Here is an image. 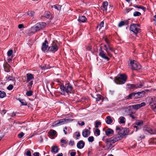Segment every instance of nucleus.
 Wrapping results in <instances>:
<instances>
[{
  "instance_id": "nucleus-1",
  "label": "nucleus",
  "mask_w": 156,
  "mask_h": 156,
  "mask_svg": "<svg viewBox=\"0 0 156 156\" xmlns=\"http://www.w3.org/2000/svg\"><path fill=\"white\" fill-rule=\"evenodd\" d=\"M123 131V133H119V132H118V133L115 135L110 138L105 140V143L108 148L112 149L114 147V146H112L113 144L120 140L122 138V136L126 135L127 133H125V129Z\"/></svg>"
},
{
  "instance_id": "nucleus-2",
  "label": "nucleus",
  "mask_w": 156,
  "mask_h": 156,
  "mask_svg": "<svg viewBox=\"0 0 156 156\" xmlns=\"http://www.w3.org/2000/svg\"><path fill=\"white\" fill-rule=\"evenodd\" d=\"M72 119H63L57 120L55 121L53 123L52 126L53 127L64 124L68 122L72 121Z\"/></svg>"
},
{
  "instance_id": "nucleus-3",
  "label": "nucleus",
  "mask_w": 156,
  "mask_h": 156,
  "mask_svg": "<svg viewBox=\"0 0 156 156\" xmlns=\"http://www.w3.org/2000/svg\"><path fill=\"white\" fill-rule=\"evenodd\" d=\"M145 94V92L144 91L140 92H138L136 93H134L129 94L127 97V99H135L139 98H140L142 97Z\"/></svg>"
},
{
  "instance_id": "nucleus-4",
  "label": "nucleus",
  "mask_w": 156,
  "mask_h": 156,
  "mask_svg": "<svg viewBox=\"0 0 156 156\" xmlns=\"http://www.w3.org/2000/svg\"><path fill=\"white\" fill-rule=\"evenodd\" d=\"M127 78V76L125 74H119L115 77V81L117 84H123L125 83Z\"/></svg>"
},
{
  "instance_id": "nucleus-5",
  "label": "nucleus",
  "mask_w": 156,
  "mask_h": 156,
  "mask_svg": "<svg viewBox=\"0 0 156 156\" xmlns=\"http://www.w3.org/2000/svg\"><path fill=\"white\" fill-rule=\"evenodd\" d=\"M60 87L62 90L67 93H71L73 89L72 86L69 82L66 83L65 85L60 86Z\"/></svg>"
},
{
  "instance_id": "nucleus-6",
  "label": "nucleus",
  "mask_w": 156,
  "mask_h": 156,
  "mask_svg": "<svg viewBox=\"0 0 156 156\" xmlns=\"http://www.w3.org/2000/svg\"><path fill=\"white\" fill-rule=\"evenodd\" d=\"M130 65L132 69L134 70H138L141 68V66L140 64L135 60L131 61L130 62Z\"/></svg>"
},
{
  "instance_id": "nucleus-7",
  "label": "nucleus",
  "mask_w": 156,
  "mask_h": 156,
  "mask_svg": "<svg viewBox=\"0 0 156 156\" xmlns=\"http://www.w3.org/2000/svg\"><path fill=\"white\" fill-rule=\"evenodd\" d=\"M99 55L103 59L108 61L110 58L108 57L107 55H108L107 54H106L104 51L102 50V47H100V49L99 50Z\"/></svg>"
},
{
  "instance_id": "nucleus-8",
  "label": "nucleus",
  "mask_w": 156,
  "mask_h": 156,
  "mask_svg": "<svg viewBox=\"0 0 156 156\" xmlns=\"http://www.w3.org/2000/svg\"><path fill=\"white\" fill-rule=\"evenodd\" d=\"M104 47L105 48H104V50L106 51L107 53V55H108V56H111L112 54L110 53V51H111L112 52L114 51V50L112 45L107 44V45H106L105 44L104 45Z\"/></svg>"
},
{
  "instance_id": "nucleus-9",
  "label": "nucleus",
  "mask_w": 156,
  "mask_h": 156,
  "mask_svg": "<svg viewBox=\"0 0 156 156\" xmlns=\"http://www.w3.org/2000/svg\"><path fill=\"white\" fill-rule=\"evenodd\" d=\"M139 26L138 24L133 23L130 25V29L136 34L139 32L140 29L138 28Z\"/></svg>"
},
{
  "instance_id": "nucleus-10",
  "label": "nucleus",
  "mask_w": 156,
  "mask_h": 156,
  "mask_svg": "<svg viewBox=\"0 0 156 156\" xmlns=\"http://www.w3.org/2000/svg\"><path fill=\"white\" fill-rule=\"evenodd\" d=\"M58 50V47L57 44L53 42L51 44V46L49 47L48 48V50L55 52Z\"/></svg>"
},
{
  "instance_id": "nucleus-11",
  "label": "nucleus",
  "mask_w": 156,
  "mask_h": 156,
  "mask_svg": "<svg viewBox=\"0 0 156 156\" xmlns=\"http://www.w3.org/2000/svg\"><path fill=\"white\" fill-rule=\"evenodd\" d=\"M144 85L143 83H137L136 84H129L128 85V87L129 88H140L141 87Z\"/></svg>"
},
{
  "instance_id": "nucleus-12",
  "label": "nucleus",
  "mask_w": 156,
  "mask_h": 156,
  "mask_svg": "<svg viewBox=\"0 0 156 156\" xmlns=\"http://www.w3.org/2000/svg\"><path fill=\"white\" fill-rule=\"evenodd\" d=\"M40 30H41L39 27V26H37V24L32 27L30 30V32L33 33H35Z\"/></svg>"
},
{
  "instance_id": "nucleus-13",
  "label": "nucleus",
  "mask_w": 156,
  "mask_h": 156,
  "mask_svg": "<svg viewBox=\"0 0 156 156\" xmlns=\"http://www.w3.org/2000/svg\"><path fill=\"white\" fill-rule=\"evenodd\" d=\"M146 105L145 102H142L140 104L131 105V106H132L133 108L137 110L139 108L145 106Z\"/></svg>"
},
{
  "instance_id": "nucleus-14",
  "label": "nucleus",
  "mask_w": 156,
  "mask_h": 156,
  "mask_svg": "<svg viewBox=\"0 0 156 156\" xmlns=\"http://www.w3.org/2000/svg\"><path fill=\"white\" fill-rule=\"evenodd\" d=\"M48 46V43L46 39L44 42L42 44L41 49L43 51L45 52V51L47 49Z\"/></svg>"
},
{
  "instance_id": "nucleus-15",
  "label": "nucleus",
  "mask_w": 156,
  "mask_h": 156,
  "mask_svg": "<svg viewBox=\"0 0 156 156\" xmlns=\"http://www.w3.org/2000/svg\"><path fill=\"white\" fill-rule=\"evenodd\" d=\"M85 143L83 140H80L79 141L77 144V147L79 149L83 148L84 146Z\"/></svg>"
},
{
  "instance_id": "nucleus-16",
  "label": "nucleus",
  "mask_w": 156,
  "mask_h": 156,
  "mask_svg": "<svg viewBox=\"0 0 156 156\" xmlns=\"http://www.w3.org/2000/svg\"><path fill=\"white\" fill-rule=\"evenodd\" d=\"M144 132L146 134H147V132L151 134H154V131L153 130L148 127H144Z\"/></svg>"
},
{
  "instance_id": "nucleus-17",
  "label": "nucleus",
  "mask_w": 156,
  "mask_h": 156,
  "mask_svg": "<svg viewBox=\"0 0 156 156\" xmlns=\"http://www.w3.org/2000/svg\"><path fill=\"white\" fill-rule=\"evenodd\" d=\"M113 117H111L110 116H108L106 117L105 119V121L106 123L108 124H110L112 123L113 122Z\"/></svg>"
},
{
  "instance_id": "nucleus-18",
  "label": "nucleus",
  "mask_w": 156,
  "mask_h": 156,
  "mask_svg": "<svg viewBox=\"0 0 156 156\" xmlns=\"http://www.w3.org/2000/svg\"><path fill=\"white\" fill-rule=\"evenodd\" d=\"M26 76L27 78V82H28L31 80L34 79V76L33 75L30 73H28L27 74Z\"/></svg>"
},
{
  "instance_id": "nucleus-19",
  "label": "nucleus",
  "mask_w": 156,
  "mask_h": 156,
  "mask_svg": "<svg viewBox=\"0 0 156 156\" xmlns=\"http://www.w3.org/2000/svg\"><path fill=\"white\" fill-rule=\"evenodd\" d=\"M3 66L5 71L7 72H10V66L7 62L5 63L4 65Z\"/></svg>"
},
{
  "instance_id": "nucleus-20",
  "label": "nucleus",
  "mask_w": 156,
  "mask_h": 156,
  "mask_svg": "<svg viewBox=\"0 0 156 156\" xmlns=\"http://www.w3.org/2000/svg\"><path fill=\"white\" fill-rule=\"evenodd\" d=\"M90 132L88 129H84L82 132V135L84 137H87L88 136V135L90 134Z\"/></svg>"
},
{
  "instance_id": "nucleus-21",
  "label": "nucleus",
  "mask_w": 156,
  "mask_h": 156,
  "mask_svg": "<svg viewBox=\"0 0 156 156\" xmlns=\"http://www.w3.org/2000/svg\"><path fill=\"white\" fill-rule=\"evenodd\" d=\"M150 102L149 104L152 108L154 105H156V101L155 100V99L153 98H150Z\"/></svg>"
},
{
  "instance_id": "nucleus-22",
  "label": "nucleus",
  "mask_w": 156,
  "mask_h": 156,
  "mask_svg": "<svg viewBox=\"0 0 156 156\" xmlns=\"http://www.w3.org/2000/svg\"><path fill=\"white\" fill-rule=\"evenodd\" d=\"M78 20L80 22L83 23L87 20V18L84 16H79Z\"/></svg>"
},
{
  "instance_id": "nucleus-23",
  "label": "nucleus",
  "mask_w": 156,
  "mask_h": 156,
  "mask_svg": "<svg viewBox=\"0 0 156 156\" xmlns=\"http://www.w3.org/2000/svg\"><path fill=\"white\" fill-rule=\"evenodd\" d=\"M37 25L39 27L40 30H42L44 27L46 25L45 23L43 22H39L37 23Z\"/></svg>"
},
{
  "instance_id": "nucleus-24",
  "label": "nucleus",
  "mask_w": 156,
  "mask_h": 156,
  "mask_svg": "<svg viewBox=\"0 0 156 156\" xmlns=\"http://www.w3.org/2000/svg\"><path fill=\"white\" fill-rule=\"evenodd\" d=\"M113 130L110 128L108 129L105 131L106 134L107 136H109L111 134L113 133Z\"/></svg>"
},
{
  "instance_id": "nucleus-25",
  "label": "nucleus",
  "mask_w": 156,
  "mask_h": 156,
  "mask_svg": "<svg viewBox=\"0 0 156 156\" xmlns=\"http://www.w3.org/2000/svg\"><path fill=\"white\" fill-rule=\"evenodd\" d=\"M58 149L56 146H53L51 147V152L57 153L58 152Z\"/></svg>"
},
{
  "instance_id": "nucleus-26",
  "label": "nucleus",
  "mask_w": 156,
  "mask_h": 156,
  "mask_svg": "<svg viewBox=\"0 0 156 156\" xmlns=\"http://www.w3.org/2000/svg\"><path fill=\"white\" fill-rule=\"evenodd\" d=\"M143 124V122L142 120H137L136 123H135V124L136 125L140 127V126H142Z\"/></svg>"
},
{
  "instance_id": "nucleus-27",
  "label": "nucleus",
  "mask_w": 156,
  "mask_h": 156,
  "mask_svg": "<svg viewBox=\"0 0 156 156\" xmlns=\"http://www.w3.org/2000/svg\"><path fill=\"white\" fill-rule=\"evenodd\" d=\"M108 5V3L107 1H105L103 3V7L104 9L103 10L107 11V7Z\"/></svg>"
},
{
  "instance_id": "nucleus-28",
  "label": "nucleus",
  "mask_w": 156,
  "mask_h": 156,
  "mask_svg": "<svg viewBox=\"0 0 156 156\" xmlns=\"http://www.w3.org/2000/svg\"><path fill=\"white\" fill-rule=\"evenodd\" d=\"M56 131L53 129L50 130L48 132V133L49 135L51 136H55L56 134Z\"/></svg>"
},
{
  "instance_id": "nucleus-29",
  "label": "nucleus",
  "mask_w": 156,
  "mask_h": 156,
  "mask_svg": "<svg viewBox=\"0 0 156 156\" xmlns=\"http://www.w3.org/2000/svg\"><path fill=\"white\" fill-rule=\"evenodd\" d=\"M149 143L151 144H156V138H152L150 139L149 140Z\"/></svg>"
},
{
  "instance_id": "nucleus-30",
  "label": "nucleus",
  "mask_w": 156,
  "mask_h": 156,
  "mask_svg": "<svg viewBox=\"0 0 156 156\" xmlns=\"http://www.w3.org/2000/svg\"><path fill=\"white\" fill-rule=\"evenodd\" d=\"M62 6L58 5H53L52 6V8H54L55 9L58 10H60Z\"/></svg>"
},
{
  "instance_id": "nucleus-31",
  "label": "nucleus",
  "mask_w": 156,
  "mask_h": 156,
  "mask_svg": "<svg viewBox=\"0 0 156 156\" xmlns=\"http://www.w3.org/2000/svg\"><path fill=\"white\" fill-rule=\"evenodd\" d=\"M119 122L121 124H124L125 122V118L123 116H121L119 118Z\"/></svg>"
},
{
  "instance_id": "nucleus-32",
  "label": "nucleus",
  "mask_w": 156,
  "mask_h": 156,
  "mask_svg": "<svg viewBox=\"0 0 156 156\" xmlns=\"http://www.w3.org/2000/svg\"><path fill=\"white\" fill-rule=\"evenodd\" d=\"M126 24H127V21L125 22L124 21H121L119 23L118 26L119 27H121Z\"/></svg>"
},
{
  "instance_id": "nucleus-33",
  "label": "nucleus",
  "mask_w": 156,
  "mask_h": 156,
  "mask_svg": "<svg viewBox=\"0 0 156 156\" xmlns=\"http://www.w3.org/2000/svg\"><path fill=\"white\" fill-rule=\"evenodd\" d=\"M6 96V94L5 92L2 90H0V97L1 98H3Z\"/></svg>"
},
{
  "instance_id": "nucleus-34",
  "label": "nucleus",
  "mask_w": 156,
  "mask_h": 156,
  "mask_svg": "<svg viewBox=\"0 0 156 156\" xmlns=\"http://www.w3.org/2000/svg\"><path fill=\"white\" fill-rule=\"evenodd\" d=\"M132 108L131 105H129L126 108V111H128L130 113L133 114L134 113L132 111Z\"/></svg>"
},
{
  "instance_id": "nucleus-35",
  "label": "nucleus",
  "mask_w": 156,
  "mask_h": 156,
  "mask_svg": "<svg viewBox=\"0 0 156 156\" xmlns=\"http://www.w3.org/2000/svg\"><path fill=\"white\" fill-rule=\"evenodd\" d=\"M20 102L21 103L22 105H27V103L26 101L23 99L19 100Z\"/></svg>"
},
{
  "instance_id": "nucleus-36",
  "label": "nucleus",
  "mask_w": 156,
  "mask_h": 156,
  "mask_svg": "<svg viewBox=\"0 0 156 156\" xmlns=\"http://www.w3.org/2000/svg\"><path fill=\"white\" fill-rule=\"evenodd\" d=\"M141 13L137 11H135L134 12L133 15L134 16H139L141 15Z\"/></svg>"
},
{
  "instance_id": "nucleus-37",
  "label": "nucleus",
  "mask_w": 156,
  "mask_h": 156,
  "mask_svg": "<svg viewBox=\"0 0 156 156\" xmlns=\"http://www.w3.org/2000/svg\"><path fill=\"white\" fill-rule=\"evenodd\" d=\"M94 133L95 134H97V135L98 136L100 135V131L97 128L95 129Z\"/></svg>"
},
{
  "instance_id": "nucleus-38",
  "label": "nucleus",
  "mask_w": 156,
  "mask_h": 156,
  "mask_svg": "<svg viewBox=\"0 0 156 156\" xmlns=\"http://www.w3.org/2000/svg\"><path fill=\"white\" fill-rule=\"evenodd\" d=\"M41 68L42 69H49L50 67L48 65H45L44 66H41Z\"/></svg>"
},
{
  "instance_id": "nucleus-39",
  "label": "nucleus",
  "mask_w": 156,
  "mask_h": 156,
  "mask_svg": "<svg viewBox=\"0 0 156 156\" xmlns=\"http://www.w3.org/2000/svg\"><path fill=\"white\" fill-rule=\"evenodd\" d=\"M25 154L27 156H31V153L29 150H27L25 152Z\"/></svg>"
},
{
  "instance_id": "nucleus-40",
  "label": "nucleus",
  "mask_w": 156,
  "mask_h": 156,
  "mask_svg": "<svg viewBox=\"0 0 156 156\" xmlns=\"http://www.w3.org/2000/svg\"><path fill=\"white\" fill-rule=\"evenodd\" d=\"M13 53V51L12 50H9L7 52L8 56L10 57L12 55Z\"/></svg>"
},
{
  "instance_id": "nucleus-41",
  "label": "nucleus",
  "mask_w": 156,
  "mask_h": 156,
  "mask_svg": "<svg viewBox=\"0 0 156 156\" xmlns=\"http://www.w3.org/2000/svg\"><path fill=\"white\" fill-rule=\"evenodd\" d=\"M88 140L89 142H92L94 140V138L93 136H91L89 137L88 139Z\"/></svg>"
},
{
  "instance_id": "nucleus-42",
  "label": "nucleus",
  "mask_w": 156,
  "mask_h": 156,
  "mask_svg": "<svg viewBox=\"0 0 156 156\" xmlns=\"http://www.w3.org/2000/svg\"><path fill=\"white\" fill-rule=\"evenodd\" d=\"M75 142L74 140H70L69 143V146H73L74 145Z\"/></svg>"
},
{
  "instance_id": "nucleus-43",
  "label": "nucleus",
  "mask_w": 156,
  "mask_h": 156,
  "mask_svg": "<svg viewBox=\"0 0 156 156\" xmlns=\"http://www.w3.org/2000/svg\"><path fill=\"white\" fill-rule=\"evenodd\" d=\"M6 78L7 80H12L13 81L15 80V78L12 76H9L6 77Z\"/></svg>"
},
{
  "instance_id": "nucleus-44",
  "label": "nucleus",
  "mask_w": 156,
  "mask_h": 156,
  "mask_svg": "<svg viewBox=\"0 0 156 156\" xmlns=\"http://www.w3.org/2000/svg\"><path fill=\"white\" fill-rule=\"evenodd\" d=\"M32 93L33 92L32 91L30 90L26 92V94L28 96H30L32 95Z\"/></svg>"
},
{
  "instance_id": "nucleus-45",
  "label": "nucleus",
  "mask_w": 156,
  "mask_h": 156,
  "mask_svg": "<svg viewBox=\"0 0 156 156\" xmlns=\"http://www.w3.org/2000/svg\"><path fill=\"white\" fill-rule=\"evenodd\" d=\"M101 95L100 94L97 95L96 98L97 101H99L101 99Z\"/></svg>"
},
{
  "instance_id": "nucleus-46",
  "label": "nucleus",
  "mask_w": 156,
  "mask_h": 156,
  "mask_svg": "<svg viewBox=\"0 0 156 156\" xmlns=\"http://www.w3.org/2000/svg\"><path fill=\"white\" fill-rule=\"evenodd\" d=\"M101 124V123L100 122L96 121L95 122V127L96 128H98V126Z\"/></svg>"
},
{
  "instance_id": "nucleus-47",
  "label": "nucleus",
  "mask_w": 156,
  "mask_h": 156,
  "mask_svg": "<svg viewBox=\"0 0 156 156\" xmlns=\"http://www.w3.org/2000/svg\"><path fill=\"white\" fill-rule=\"evenodd\" d=\"M33 84V81H30L28 84V87L29 89L31 90L32 87V86Z\"/></svg>"
},
{
  "instance_id": "nucleus-48",
  "label": "nucleus",
  "mask_w": 156,
  "mask_h": 156,
  "mask_svg": "<svg viewBox=\"0 0 156 156\" xmlns=\"http://www.w3.org/2000/svg\"><path fill=\"white\" fill-rule=\"evenodd\" d=\"M133 127L134 128H136V132L138 130L140 129V127L136 125H133Z\"/></svg>"
},
{
  "instance_id": "nucleus-49",
  "label": "nucleus",
  "mask_w": 156,
  "mask_h": 156,
  "mask_svg": "<svg viewBox=\"0 0 156 156\" xmlns=\"http://www.w3.org/2000/svg\"><path fill=\"white\" fill-rule=\"evenodd\" d=\"M24 135V133L22 132L18 134V136L19 138H20L22 137Z\"/></svg>"
},
{
  "instance_id": "nucleus-50",
  "label": "nucleus",
  "mask_w": 156,
  "mask_h": 156,
  "mask_svg": "<svg viewBox=\"0 0 156 156\" xmlns=\"http://www.w3.org/2000/svg\"><path fill=\"white\" fill-rule=\"evenodd\" d=\"M104 25V22L103 21H101L100 24L99 25V30L101 29L102 27H103Z\"/></svg>"
},
{
  "instance_id": "nucleus-51",
  "label": "nucleus",
  "mask_w": 156,
  "mask_h": 156,
  "mask_svg": "<svg viewBox=\"0 0 156 156\" xmlns=\"http://www.w3.org/2000/svg\"><path fill=\"white\" fill-rule=\"evenodd\" d=\"M13 86L12 85L10 84L7 87V88L9 90H11L13 89Z\"/></svg>"
},
{
  "instance_id": "nucleus-52",
  "label": "nucleus",
  "mask_w": 156,
  "mask_h": 156,
  "mask_svg": "<svg viewBox=\"0 0 156 156\" xmlns=\"http://www.w3.org/2000/svg\"><path fill=\"white\" fill-rule=\"evenodd\" d=\"M116 129L117 132V133H118V132H119V133H122L121 132H122V131L121 130L120 128L118 126L116 127Z\"/></svg>"
},
{
  "instance_id": "nucleus-53",
  "label": "nucleus",
  "mask_w": 156,
  "mask_h": 156,
  "mask_svg": "<svg viewBox=\"0 0 156 156\" xmlns=\"http://www.w3.org/2000/svg\"><path fill=\"white\" fill-rule=\"evenodd\" d=\"M61 142L67 145V142L64 139H61L60 140Z\"/></svg>"
},
{
  "instance_id": "nucleus-54",
  "label": "nucleus",
  "mask_w": 156,
  "mask_h": 156,
  "mask_svg": "<svg viewBox=\"0 0 156 156\" xmlns=\"http://www.w3.org/2000/svg\"><path fill=\"white\" fill-rule=\"evenodd\" d=\"M137 8L138 9H142L144 11H145V8L143 6H138Z\"/></svg>"
},
{
  "instance_id": "nucleus-55",
  "label": "nucleus",
  "mask_w": 156,
  "mask_h": 156,
  "mask_svg": "<svg viewBox=\"0 0 156 156\" xmlns=\"http://www.w3.org/2000/svg\"><path fill=\"white\" fill-rule=\"evenodd\" d=\"M34 12H28V14L30 16H33V14Z\"/></svg>"
},
{
  "instance_id": "nucleus-56",
  "label": "nucleus",
  "mask_w": 156,
  "mask_h": 156,
  "mask_svg": "<svg viewBox=\"0 0 156 156\" xmlns=\"http://www.w3.org/2000/svg\"><path fill=\"white\" fill-rule=\"evenodd\" d=\"M76 154V152H72L70 153L71 156H75Z\"/></svg>"
},
{
  "instance_id": "nucleus-57",
  "label": "nucleus",
  "mask_w": 156,
  "mask_h": 156,
  "mask_svg": "<svg viewBox=\"0 0 156 156\" xmlns=\"http://www.w3.org/2000/svg\"><path fill=\"white\" fill-rule=\"evenodd\" d=\"M34 156H39V153L38 152H34L33 154Z\"/></svg>"
},
{
  "instance_id": "nucleus-58",
  "label": "nucleus",
  "mask_w": 156,
  "mask_h": 156,
  "mask_svg": "<svg viewBox=\"0 0 156 156\" xmlns=\"http://www.w3.org/2000/svg\"><path fill=\"white\" fill-rule=\"evenodd\" d=\"M132 113H130L129 115V116L132 118V119H134L135 118V117L132 115Z\"/></svg>"
},
{
  "instance_id": "nucleus-59",
  "label": "nucleus",
  "mask_w": 156,
  "mask_h": 156,
  "mask_svg": "<svg viewBox=\"0 0 156 156\" xmlns=\"http://www.w3.org/2000/svg\"><path fill=\"white\" fill-rule=\"evenodd\" d=\"M105 41L106 42V43L108 45L111 44L108 39H107L106 38H105Z\"/></svg>"
},
{
  "instance_id": "nucleus-60",
  "label": "nucleus",
  "mask_w": 156,
  "mask_h": 156,
  "mask_svg": "<svg viewBox=\"0 0 156 156\" xmlns=\"http://www.w3.org/2000/svg\"><path fill=\"white\" fill-rule=\"evenodd\" d=\"M76 133H77V134L76 135V139H78V137H79L80 136V134L79 132H76Z\"/></svg>"
},
{
  "instance_id": "nucleus-61",
  "label": "nucleus",
  "mask_w": 156,
  "mask_h": 156,
  "mask_svg": "<svg viewBox=\"0 0 156 156\" xmlns=\"http://www.w3.org/2000/svg\"><path fill=\"white\" fill-rule=\"evenodd\" d=\"M144 136H143V135H142V136H140V137H139V138H138V140H142V139H143L144 138Z\"/></svg>"
},
{
  "instance_id": "nucleus-62",
  "label": "nucleus",
  "mask_w": 156,
  "mask_h": 156,
  "mask_svg": "<svg viewBox=\"0 0 156 156\" xmlns=\"http://www.w3.org/2000/svg\"><path fill=\"white\" fill-rule=\"evenodd\" d=\"M154 111L156 112V105L151 108Z\"/></svg>"
},
{
  "instance_id": "nucleus-63",
  "label": "nucleus",
  "mask_w": 156,
  "mask_h": 156,
  "mask_svg": "<svg viewBox=\"0 0 156 156\" xmlns=\"http://www.w3.org/2000/svg\"><path fill=\"white\" fill-rule=\"evenodd\" d=\"M23 24H20L19 25L18 27L19 28L21 29V28H22V27H23Z\"/></svg>"
},
{
  "instance_id": "nucleus-64",
  "label": "nucleus",
  "mask_w": 156,
  "mask_h": 156,
  "mask_svg": "<svg viewBox=\"0 0 156 156\" xmlns=\"http://www.w3.org/2000/svg\"><path fill=\"white\" fill-rule=\"evenodd\" d=\"M44 16L47 18H50V16L49 14L47 13Z\"/></svg>"
}]
</instances>
